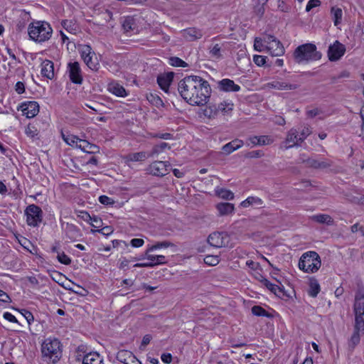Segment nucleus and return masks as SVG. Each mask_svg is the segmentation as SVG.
I'll use <instances>...</instances> for the list:
<instances>
[{"label":"nucleus","instance_id":"nucleus-52","mask_svg":"<svg viewBox=\"0 0 364 364\" xmlns=\"http://www.w3.org/2000/svg\"><path fill=\"white\" fill-rule=\"evenodd\" d=\"M90 225L95 228H99L102 225V220L100 218L93 215L91 216V219L90 220Z\"/></svg>","mask_w":364,"mask_h":364},{"label":"nucleus","instance_id":"nucleus-13","mask_svg":"<svg viewBox=\"0 0 364 364\" xmlns=\"http://www.w3.org/2000/svg\"><path fill=\"white\" fill-rule=\"evenodd\" d=\"M228 235L225 232H214L208 237V242L214 247H222L228 243Z\"/></svg>","mask_w":364,"mask_h":364},{"label":"nucleus","instance_id":"nucleus-9","mask_svg":"<svg viewBox=\"0 0 364 364\" xmlns=\"http://www.w3.org/2000/svg\"><path fill=\"white\" fill-rule=\"evenodd\" d=\"M267 88L276 89L278 90H294L299 88V85L292 83L289 80L277 79L265 85Z\"/></svg>","mask_w":364,"mask_h":364},{"label":"nucleus","instance_id":"nucleus-36","mask_svg":"<svg viewBox=\"0 0 364 364\" xmlns=\"http://www.w3.org/2000/svg\"><path fill=\"white\" fill-rule=\"evenodd\" d=\"M261 283L266 287L271 292L274 293L275 295H278L280 293H282V289L277 286V284H272L267 279H262L261 280Z\"/></svg>","mask_w":364,"mask_h":364},{"label":"nucleus","instance_id":"nucleus-64","mask_svg":"<svg viewBox=\"0 0 364 364\" xmlns=\"http://www.w3.org/2000/svg\"><path fill=\"white\" fill-rule=\"evenodd\" d=\"M262 47H263L262 40L260 38H256L255 39V43H254L255 49L258 51H262Z\"/></svg>","mask_w":364,"mask_h":364},{"label":"nucleus","instance_id":"nucleus-40","mask_svg":"<svg viewBox=\"0 0 364 364\" xmlns=\"http://www.w3.org/2000/svg\"><path fill=\"white\" fill-rule=\"evenodd\" d=\"M167 147L170 149V146L167 143L162 142L158 145L154 146L151 151L149 152V155L151 157H154L161 153Z\"/></svg>","mask_w":364,"mask_h":364},{"label":"nucleus","instance_id":"nucleus-29","mask_svg":"<svg viewBox=\"0 0 364 364\" xmlns=\"http://www.w3.org/2000/svg\"><path fill=\"white\" fill-rule=\"evenodd\" d=\"M234 105L231 102L223 101L218 105H216V110L218 115L220 113L223 114H228L233 109Z\"/></svg>","mask_w":364,"mask_h":364},{"label":"nucleus","instance_id":"nucleus-62","mask_svg":"<svg viewBox=\"0 0 364 364\" xmlns=\"http://www.w3.org/2000/svg\"><path fill=\"white\" fill-rule=\"evenodd\" d=\"M97 231L102 233V235H109L112 233L113 229L110 226H105L100 230H97Z\"/></svg>","mask_w":364,"mask_h":364},{"label":"nucleus","instance_id":"nucleus-61","mask_svg":"<svg viewBox=\"0 0 364 364\" xmlns=\"http://www.w3.org/2000/svg\"><path fill=\"white\" fill-rule=\"evenodd\" d=\"M0 301L4 303L11 302L10 296L4 291L0 289Z\"/></svg>","mask_w":364,"mask_h":364},{"label":"nucleus","instance_id":"nucleus-15","mask_svg":"<svg viewBox=\"0 0 364 364\" xmlns=\"http://www.w3.org/2000/svg\"><path fill=\"white\" fill-rule=\"evenodd\" d=\"M364 335V323L355 322L354 331L348 341V347L353 350L360 343L361 336Z\"/></svg>","mask_w":364,"mask_h":364},{"label":"nucleus","instance_id":"nucleus-55","mask_svg":"<svg viewBox=\"0 0 364 364\" xmlns=\"http://www.w3.org/2000/svg\"><path fill=\"white\" fill-rule=\"evenodd\" d=\"M267 57L262 55H255L253 58L254 63L258 66H262L266 63Z\"/></svg>","mask_w":364,"mask_h":364},{"label":"nucleus","instance_id":"nucleus-8","mask_svg":"<svg viewBox=\"0 0 364 364\" xmlns=\"http://www.w3.org/2000/svg\"><path fill=\"white\" fill-rule=\"evenodd\" d=\"M355 322L364 323V292H357L354 303Z\"/></svg>","mask_w":364,"mask_h":364},{"label":"nucleus","instance_id":"nucleus-1","mask_svg":"<svg viewBox=\"0 0 364 364\" xmlns=\"http://www.w3.org/2000/svg\"><path fill=\"white\" fill-rule=\"evenodd\" d=\"M181 96L191 105H205L211 95L208 82L197 75L186 76L178 85Z\"/></svg>","mask_w":364,"mask_h":364},{"label":"nucleus","instance_id":"nucleus-10","mask_svg":"<svg viewBox=\"0 0 364 364\" xmlns=\"http://www.w3.org/2000/svg\"><path fill=\"white\" fill-rule=\"evenodd\" d=\"M346 52V47L338 41L330 45L328 50V57L330 61L338 60Z\"/></svg>","mask_w":364,"mask_h":364},{"label":"nucleus","instance_id":"nucleus-53","mask_svg":"<svg viewBox=\"0 0 364 364\" xmlns=\"http://www.w3.org/2000/svg\"><path fill=\"white\" fill-rule=\"evenodd\" d=\"M80 53L82 58H86L87 55L92 54V48L88 45H85L82 47Z\"/></svg>","mask_w":364,"mask_h":364},{"label":"nucleus","instance_id":"nucleus-60","mask_svg":"<svg viewBox=\"0 0 364 364\" xmlns=\"http://www.w3.org/2000/svg\"><path fill=\"white\" fill-rule=\"evenodd\" d=\"M15 90L18 94H22L25 92V85L22 82H17L15 85Z\"/></svg>","mask_w":364,"mask_h":364},{"label":"nucleus","instance_id":"nucleus-23","mask_svg":"<svg viewBox=\"0 0 364 364\" xmlns=\"http://www.w3.org/2000/svg\"><path fill=\"white\" fill-rule=\"evenodd\" d=\"M183 36L190 41L200 39L203 36L201 31L195 28H189L183 31Z\"/></svg>","mask_w":364,"mask_h":364},{"label":"nucleus","instance_id":"nucleus-63","mask_svg":"<svg viewBox=\"0 0 364 364\" xmlns=\"http://www.w3.org/2000/svg\"><path fill=\"white\" fill-rule=\"evenodd\" d=\"M3 316H4V318L6 320H7V321H9L10 322H12V323H17L18 322V321L16 318V317L12 314H11L9 312H5Z\"/></svg>","mask_w":364,"mask_h":364},{"label":"nucleus","instance_id":"nucleus-25","mask_svg":"<svg viewBox=\"0 0 364 364\" xmlns=\"http://www.w3.org/2000/svg\"><path fill=\"white\" fill-rule=\"evenodd\" d=\"M82 364H104L103 359L97 353H88L84 356Z\"/></svg>","mask_w":364,"mask_h":364},{"label":"nucleus","instance_id":"nucleus-58","mask_svg":"<svg viewBox=\"0 0 364 364\" xmlns=\"http://www.w3.org/2000/svg\"><path fill=\"white\" fill-rule=\"evenodd\" d=\"M112 246L113 247L121 248H127L129 247L128 244L125 241L118 240H112Z\"/></svg>","mask_w":364,"mask_h":364},{"label":"nucleus","instance_id":"nucleus-35","mask_svg":"<svg viewBox=\"0 0 364 364\" xmlns=\"http://www.w3.org/2000/svg\"><path fill=\"white\" fill-rule=\"evenodd\" d=\"M203 114L204 117L208 119H215L218 116L217 110H216V105L211 104L207 106L203 110Z\"/></svg>","mask_w":364,"mask_h":364},{"label":"nucleus","instance_id":"nucleus-21","mask_svg":"<svg viewBox=\"0 0 364 364\" xmlns=\"http://www.w3.org/2000/svg\"><path fill=\"white\" fill-rule=\"evenodd\" d=\"M269 53L274 56H280L284 53V48L279 41L275 39L269 46H265Z\"/></svg>","mask_w":364,"mask_h":364},{"label":"nucleus","instance_id":"nucleus-22","mask_svg":"<svg viewBox=\"0 0 364 364\" xmlns=\"http://www.w3.org/2000/svg\"><path fill=\"white\" fill-rule=\"evenodd\" d=\"M248 141L253 145H268L273 142V140L269 136H254L248 139Z\"/></svg>","mask_w":364,"mask_h":364},{"label":"nucleus","instance_id":"nucleus-3","mask_svg":"<svg viewBox=\"0 0 364 364\" xmlns=\"http://www.w3.org/2000/svg\"><path fill=\"white\" fill-rule=\"evenodd\" d=\"M42 356L46 361L55 363L61 357V344L58 339L48 338L41 345Z\"/></svg>","mask_w":364,"mask_h":364},{"label":"nucleus","instance_id":"nucleus-51","mask_svg":"<svg viewBox=\"0 0 364 364\" xmlns=\"http://www.w3.org/2000/svg\"><path fill=\"white\" fill-rule=\"evenodd\" d=\"M58 260L63 264L68 265L71 263L70 258L66 255L63 252L58 253L57 255Z\"/></svg>","mask_w":364,"mask_h":364},{"label":"nucleus","instance_id":"nucleus-6","mask_svg":"<svg viewBox=\"0 0 364 364\" xmlns=\"http://www.w3.org/2000/svg\"><path fill=\"white\" fill-rule=\"evenodd\" d=\"M25 215H26L27 224L30 226L36 227L42 221L43 211L36 205L31 204L27 206L25 210Z\"/></svg>","mask_w":364,"mask_h":364},{"label":"nucleus","instance_id":"nucleus-12","mask_svg":"<svg viewBox=\"0 0 364 364\" xmlns=\"http://www.w3.org/2000/svg\"><path fill=\"white\" fill-rule=\"evenodd\" d=\"M67 73L72 82L82 84V75L78 62L69 63L68 64Z\"/></svg>","mask_w":364,"mask_h":364},{"label":"nucleus","instance_id":"nucleus-44","mask_svg":"<svg viewBox=\"0 0 364 364\" xmlns=\"http://www.w3.org/2000/svg\"><path fill=\"white\" fill-rule=\"evenodd\" d=\"M95 53L92 52V54L87 55L86 58H83L85 63L92 70H97L99 67V64L92 60V58Z\"/></svg>","mask_w":364,"mask_h":364},{"label":"nucleus","instance_id":"nucleus-32","mask_svg":"<svg viewBox=\"0 0 364 364\" xmlns=\"http://www.w3.org/2000/svg\"><path fill=\"white\" fill-rule=\"evenodd\" d=\"M122 28L124 32H130L136 29L135 20L132 16L126 17L122 22Z\"/></svg>","mask_w":364,"mask_h":364},{"label":"nucleus","instance_id":"nucleus-16","mask_svg":"<svg viewBox=\"0 0 364 364\" xmlns=\"http://www.w3.org/2000/svg\"><path fill=\"white\" fill-rule=\"evenodd\" d=\"M21 108L23 114L28 118H33L39 112V105L35 101L23 102Z\"/></svg>","mask_w":364,"mask_h":364},{"label":"nucleus","instance_id":"nucleus-2","mask_svg":"<svg viewBox=\"0 0 364 364\" xmlns=\"http://www.w3.org/2000/svg\"><path fill=\"white\" fill-rule=\"evenodd\" d=\"M28 31L31 40L42 43L50 38L53 29L46 21H36L29 24Z\"/></svg>","mask_w":364,"mask_h":364},{"label":"nucleus","instance_id":"nucleus-27","mask_svg":"<svg viewBox=\"0 0 364 364\" xmlns=\"http://www.w3.org/2000/svg\"><path fill=\"white\" fill-rule=\"evenodd\" d=\"M311 220L320 224L331 225L333 224V218L327 214L314 215L310 217Z\"/></svg>","mask_w":364,"mask_h":364},{"label":"nucleus","instance_id":"nucleus-30","mask_svg":"<svg viewBox=\"0 0 364 364\" xmlns=\"http://www.w3.org/2000/svg\"><path fill=\"white\" fill-rule=\"evenodd\" d=\"M134 358L132 353L127 350H121L117 354V359L124 364H128V360Z\"/></svg>","mask_w":364,"mask_h":364},{"label":"nucleus","instance_id":"nucleus-43","mask_svg":"<svg viewBox=\"0 0 364 364\" xmlns=\"http://www.w3.org/2000/svg\"><path fill=\"white\" fill-rule=\"evenodd\" d=\"M217 195L225 200H232L234 198V193L230 190L220 188L216 191Z\"/></svg>","mask_w":364,"mask_h":364},{"label":"nucleus","instance_id":"nucleus-17","mask_svg":"<svg viewBox=\"0 0 364 364\" xmlns=\"http://www.w3.org/2000/svg\"><path fill=\"white\" fill-rule=\"evenodd\" d=\"M218 89L223 92H238L240 90V86L234 82L230 79H223L218 82Z\"/></svg>","mask_w":364,"mask_h":364},{"label":"nucleus","instance_id":"nucleus-4","mask_svg":"<svg viewBox=\"0 0 364 364\" xmlns=\"http://www.w3.org/2000/svg\"><path fill=\"white\" fill-rule=\"evenodd\" d=\"M294 58L297 63H303L321 59V53L317 51L314 44L305 43L295 49Z\"/></svg>","mask_w":364,"mask_h":364},{"label":"nucleus","instance_id":"nucleus-38","mask_svg":"<svg viewBox=\"0 0 364 364\" xmlns=\"http://www.w3.org/2000/svg\"><path fill=\"white\" fill-rule=\"evenodd\" d=\"M173 246H174V245L169 241L158 242L155 245L150 246L147 249L146 254L149 253V252H151V251L157 250V249L167 248V247H173Z\"/></svg>","mask_w":364,"mask_h":364},{"label":"nucleus","instance_id":"nucleus-57","mask_svg":"<svg viewBox=\"0 0 364 364\" xmlns=\"http://www.w3.org/2000/svg\"><path fill=\"white\" fill-rule=\"evenodd\" d=\"M99 201L103 205H112L114 201L107 196H101L99 197Z\"/></svg>","mask_w":364,"mask_h":364},{"label":"nucleus","instance_id":"nucleus-11","mask_svg":"<svg viewBox=\"0 0 364 364\" xmlns=\"http://www.w3.org/2000/svg\"><path fill=\"white\" fill-rule=\"evenodd\" d=\"M299 131L294 128L291 129L287 134L286 139L283 142L282 148L289 149L294 146H300L302 142L299 140Z\"/></svg>","mask_w":364,"mask_h":364},{"label":"nucleus","instance_id":"nucleus-24","mask_svg":"<svg viewBox=\"0 0 364 364\" xmlns=\"http://www.w3.org/2000/svg\"><path fill=\"white\" fill-rule=\"evenodd\" d=\"M151 157L149 155V152H145V151H141V152H136V153H131L127 155L126 159L127 161H132V162H136V161H144L146 159Z\"/></svg>","mask_w":364,"mask_h":364},{"label":"nucleus","instance_id":"nucleus-7","mask_svg":"<svg viewBox=\"0 0 364 364\" xmlns=\"http://www.w3.org/2000/svg\"><path fill=\"white\" fill-rule=\"evenodd\" d=\"M169 166L168 161H155L146 168V171L152 176L163 177L168 173Z\"/></svg>","mask_w":364,"mask_h":364},{"label":"nucleus","instance_id":"nucleus-47","mask_svg":"<svg viewBox=\"0 0 364 364\" xmlns=\"http://www.w3.org/2000/svg\"><path fill=\"white\" fill-rule=\"evenodd\" d=\"M63 138L64 141L70 146L75 145L78 147L79 144H77L78 142H80V139H78L76 136L74 135H67L63 134Z\"/></svg>","mask_w":364,"mask_h":364},{"label":"nucleus","instance_id":"nucleus-18","mask_svg":"<svg viewBox=\"0 0 364 364\" xmlns=\"http://www.w3.org/2000/svg\"><path fill=\"white\" fill-rule=\"evenodd\" d=\"M173 75L174 74L173 72H168L166 73L159 75L157 77V82L161 89L163 90L164 92H168V87L173 79Z\"/></svg>","mask_w":364,"mask_h":364},{"label":"nucleus","instance_id":"nucleus-20","mask_svg":"<svg viewBox=\"0 0 364 364\" xmlns=\"http://www.w3.org/2000/svg\"><path fill=\"white\" fill-rule=\"evenodd\" d=\"M41 75L48 78L53 79L54 77V65L53 63L49 60H45L41 63Z\"/></svg>","mask_w":364,"mask_h":364},{"label":"nucleus","instance_id":"nucleus-33","mask_svg":"<svg viewBox=\"0 0 364 364\" xmlns=\"http://www.w3.org/2000/svg\"><path fill=\"white\" fill-rule=\"evenodd\" d=\"M109 90L118 97H125L127 92L123 86L117 83L110 84L109 85Z\"/></svg>","mask_w":364,"mask_h":364},{"label":"nucleus","instance_id":"nucleus-28","mask_svg":"<svg viewBox=\"0 0 364 364\" xmlns=\"http://www.w3.org/2000/svg\"><path fill=\"white\" fill-rule=\"evenodd\" d=\"M216 208L220 215H226L232 213L235 210L234 205L230 203H220L216 205Z\"/></svg>","mask_w":364,"mask_h":364},{"label":"nucleus","instance_id":"nucleus-46","mask_svg":"<svg viewBox=\"0 0 364 364\" xmlns=\"http://www.w3.org/2000/svg\"><path fill=\"white\" fill-rule=\"evenodd\" d=\"M146 257L148 259L151 260L154 265L156 264H165L166 262L164 261L165 257L164 255H148L146 254Z\"/></svg>","mask_w":364,"mask_h":364},{"label":"nucleus","instance_id":"nucleus-56","mask_svg":"<svg viewBox=\"0 0 364 364\" xmlns=\"http://www.w3.org/2000/svg\"><path fill=\"white\" fill-rule=\"evenodd\" d=\"M21 314L25 317L29 325L34 321V316L29 311L23 309Z\"/></svg>","mask_w":364,"mask_h":364},{"label":"nucleus","instance_id":"nucleus-59","mask_svg":"<svg viewBox=\"0 0 364 364\" xmlns=\"http://www.w3.org/2000/svg\"><path fill=\"white\" fill-rule=\"evenodd\" d=\"M144 240L141 238H134L130 242L131 245L134 247H140L144 245Z\"/></svg>","mask_w":364,"mask_h":364},{"label":"nucleus","instance_id":"nucleus-26","mask_svg":"<svg viewBox=\"0 0 364 364\" xmlns=\"http://www.w3.org/2000/svg\"><path fill=\"white\" fill-rule=\"evenodd\" d=\"M78 148L82 149L84 152L90 154H95L100 151V148L95 144H90L86 140H80Z\"/></svg>","mask_w":364,"mask_h":364},{"label":"nucleus","instance_id":"nucleus-5","mask_svg":"<svg viewBox=\"0 0 364 364\" xmlns=\"http://www.w3.org/2000/svg\"><path fill=\"white\" fill-rule=\"evenodd\" d=\"M321 266L320 256L314 251L304 253L299 261V268L306 273L316 272Z\"/></svg>","mask_w":364,"mask_h":364},{"label":"nucleus","instance_id":"nucleus-41","mask_svg":"<svg viewBox=\"0 0 364 364\" xmlns=\"http://www.w3.org/2000/svg\"><path fill=\"white\" fill-rule=\"evenodd\" d=\"M252 313L257 316H264L269 318L271 317V314L268 313L264 309H263L260 306H254L252 307Z\"/></svg>","mask_w":364,"mask_h":364},{"label":"nucleus","instance_id":"nucleus-42","mask_svg":"<svg viewBox=\"0 0 364 364\" xmlns=\"http://www.w3.org/2000/svg\"><path fill=\"white\" fill-rule=\"evenodd\" d=\"M209 50L211 57L214 58L216 60L221 58V46L219 44L217 43L210 46Z\"/></svg>","mask_w":364,"mask_h":364},{"label":"nucleus","instance_id":"nucleus-49","mask_svg":"<svg viewBox=\"0 0 364 364\" xmlns=\"http://www.w3.org/2000/svg\"><path fill=\"white\" fill-rule=\"evenodd\" d=\"M220 262V259L218 256L215 255H207L204 258V262L210 266H215L218 264Z\"/></svg>","mask_w":364,"mask_h":364},{"label":"nucleus","instance_id":"nucleus-48","mask_svg":"<svg viewBox=\"0 0 364 364\" xmlns=\"http://www.w3.org/2000/svg\"><path fill=\"white\" fill-rule=\"evenodd\" d=\"M169 63L172 66L185 68L188 66V64L178 57H171L169 58Z\"/></svg>","mask_w":364,"mask_h":364},{"label":"nucleus","instance_id":"nucleus-14","mask_svg":"<svg viewBox=\"0 0 364 364\" xmlns=\"http://www.w3.org/2000/svg\"><path fill=\"white\" fill-rule=\"evenodd\" d=\"M301 162L305 164L308 167L316 169H324L332 166V161L328 159H316L314 158H301Z\"/></svg>","mask_w":364,"mask_h":364},{"label":"nucleus","instance_id":"nucleus-37","mask_svg":"<svg viewBox=\"0 0 364 364\" xmlns=\"http://www.w3.org/2000/svg\"><path fill=\"white\" fill-rule=\"evenodd\" d=\"M331 14L333 16V22L335 26L341 23L342 20L343 11L341 8L333 6L331 8Z\"/></svg>","mask_w":364,"mask_h":364},{"label":"nucleus","instance_id":"nucleus-45","mask_svg":"<svg viewBox=\"0 0 364 364\" xmlns=\"http://www.w3.org/2000/svg\"><path fill=\"white\" fill-rule=\"evenodd\" d=\"M297 130L299 131V140L301 141V142H303L311 134V128L309 126H304Z\"/></svg>","mask_w":364,"mask_h":364},{"label":"nucleus","instance_id":"nucleus-34","mask_svg":"<svg viewBox=\"0 0 364 364\" xmlns=\"http://www.w3.org/2000/svg\"><path fill=\"white\" fill-rule=\"evenodd\" d=\"M263 204V201L258 197L250 196L246 200L241 203V205L244 208H247L250 205L260 206Z\"/></svg>","mask_w":364,"mask_h":364},{"label":"nucleus","instance_id":"nucleus-54","mask_svg":"<svg viewBox=\"0 0 364 364\" xmlns=\"http://www.w3.org/2000/svg\"><path fill=\"white\" fill-rule=\"evenodd\" d=\"M321 5V1L320 0H309L306 6V11L309 12L312 9L317 7Z\"/></svg>","mask_w":364,"mask_h":364},{"label":"nucleus","instance_id":"nucleus-39","mask_svg":"<svg viewBox=\"0 0 364 364\" xmlns=\"http://www.w3.org/2000/svg\"><path fill=\"white\" fill-rule=\"evenodd\" d=\"M147 100L156 107H160L163 105V101L161 97L155 93H149L146 95Z\"/></svg>","mask_w":364,"mask_h":364},{"label":"nucleus","instance_id":"nucleus-19","mask_svg":"<svg viewBox=\"0 0 364 364\" xmlns=\"http://www.w3.org/2000/svg\"><path fill=\"white\" fill-rule=\"evenodd\" d=\"M244 145V142L242 140L239 139H235L230 142H228V144H225L222 147L223 152L226 154L229 155L233 151L239 149Z\"/></svg>","mask_w":364,"mask_h":364},{"label":"nucleus","instance_id":"nucleus-31","mask_svg":"<svg viewBox=\"0 0 364 364\" xmlns=\"http://www.w3.org/2000/svg\"><path fill=\"white\" fill-rule=\"evenodd\" d=\"M320 285L315 278H311L309 280V295L311 297H316L320 291Z\"/></svg>","mask_w":364,"mask_h":364},{"label":"nucleus","instance_id":"nucleus-50","mask_svg":"<svg viewBox=\"0 0 364 364\" xmlns=\"http://www.w3.org/2000/svg\"><path fill=\"white\" fill-rule=\"evenodd\" d=\"M264 156V153L261 150H255L246 153L245 157L247 159H258Z\"/></svg>","mask_w":364,"mask_h":364}]
</instances>
